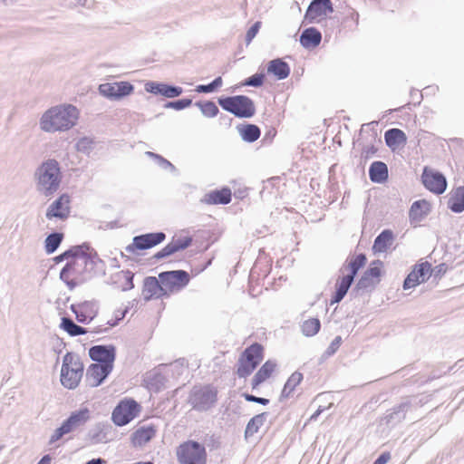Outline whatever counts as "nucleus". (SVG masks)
Instances as JSON below:
<instances>
[{"mask_svg":"<svg viewBox=\"0 0 464 464\" xmlns=\"http://www.w3.org/2000/svg\"><path fill=\"white\" fill-rule=\"evenodd\" d=\"M320 327L321 324L319 319L310 318L303 323L302 332L305 336H314L319 332Z\"/></svg>","mask_w":464,"mask_h":464,"instance_id":"nucleus-40","label":"nucleus"},{"mask_svg":"<svg viewBox=\"0 0 464 464\" xmlns=\"http://www.w3.org/2000/svg\"><path fill=\"white\" fill-rule=\"evenodd\" d=\"M63 237V236L61 233H53L49 235L45 239V251L48 254L53 253L61 244Z\"/></svg>","mask_w":464,"mask_h":464,"instance_id":"nucleus-41","label":"nucleus"},{"mask_svg":"<svg viewBox=\"0 0 464 464\" xmlns=\"http://www.w3.org/2000/svg\"><path fill=\"white\" fill-rule=\"evenodd\" d=\"M369 176L372 182L382 183L388 179V168L382 161H374L369 169Z\"/></svg>","mask_w":464,"mask_h":464,"instance_id":"nucleus-32","label":"nucleus"},{"mask_svg":"<svg viewBox=\"0 0 464 464\" xmlns=\"http://www.w3.org/2000/svg\"><path fill=\"white\" fill-rule=\"evenodd\" d=\"M140 405L130 398L121 400L114 408L111 420L117 426H124L134 420L140 412Z\"/></svg>","mask_w":464,"mask_h":464,"instance_id":"nucleus-8","label":"nucleus"},{"mask_svg":"<svg viewBox=\"0 0 464 464\" xmlns=\"http://www.w3.org/2000/svg\"><path fill=\"white\" fill-rule=\"evenodd\" d=\"M321 39V33L317 29L307 28L301 34L300 43L306 48L315 47L320 44Z\"/></svg>","mask_w":464,"mask_h":464,"instance_id":"nucleus-35","label":"nucleus"},{"mask_svg":"<svg viewBox=\"0 0 464 464\" xmlns=\"http://www.w3.org/2000/svg\"><path fill=\"white\" fill-rule=\"evenodd\" d=\"M79 119L78 109L71 104L57 105L47 110L40 120V127L47 132L72 129Z\"/></svg>","mask_w":464,"mask_h":464,"instance_id":"nucleus-1","label":"nucleus"},{"mask_svg":"<svg viewBox=\"0 0 464 464\" xmlns=\"http://www.w3.org/2000/svg\"><path fill=\"white\" fill-rule=\"evenodd\" d=\"M265 422V413L257 414L254 416L247 423L245 430V437H252L258 432L261 426Z\"/></svg>","mask_w":464,"mask_h":464,"instance_id":"nucleus-39","label":"nucleus"},{"mask_svg":"<svg viewBox=\"0 0 464 464\" xmlns=\"http://www.w3.org/2000/svg\"><path fill=\"white\" fill-rule=\"evenodd\" d=\"M333 12L331 0H313L306 10L305 19L310 23H319Z\"/></svg>","mask_w":464,"mask_h":464,"instance_id":"nucleus-16","label":"nucleus"},{"mask_svg":"<svg viewBox=\"0 0 464 464\" xmlns=\"http://www.w3.org/2000/svg\"><path fill=\"white\" fill-rule=\"evenodd\" d=\"M430 211V204L425 199L415 201L410 209V218L413 222L421 221Z\"/></svg>","mask_w":464,"mask_h":464,"instance_id":"nucleus-28","label":"nucleus"},{"mask_svg":"<svg viewBox=\"0 0 464 464\" xmlns=\"http://www.w3.org/2000/svg\"><path fill=\"white\" fill-rule=\"evenodd\" d=\"M117 282L120 283V287L123 291L130 290L134 287L133 273L130 270H121L115 275Z\"/></svg>","mask_w":464,"mask_h":464,"instance_id":"nucleus-38","label":"nucleus"},{"mask_svg":"<svg viewBox=\"0 0 464 464\" xmlns=\"http://www.w3.org/2000/svg\"><path fill=\"white\" fill-rule=\"evenodd\" d=\"M290 66L282 59L272 60L267 64V73L275 76L277 80H283L289 76Z\"/></svg>","mask_w":464,"mask_h":464,"instance_id":"nucleus-27","label":"nucleus"},{"mask_svg":"<svg viewBox=\"0 0 464 464\" xmlns=\"http://www.w3.org/2000/svg\"><path fill=\"white\" fill-rule=\"evenodd\" d=\"M448 206L455 213L464 210V187H458L451 191Z\"/></svg>","mask_w":464,"mask_h":464,"instance_id":"nucleus-31","label":"nucleus"},{"mask_svg":"<svg viewBox=\"0 0 464 464\" xmlns=\"http://www.w3.org/2000/svg\"><path fill=\"white\" fill-rule=\"evenodd\" d=\"M176 457L179 464H206L208 460L205 446L192 440L183 441L177 447Z\"/></svg>","mask_w":464,"mask_h":464,"instance_id":"nucleus-5","label":"nucleus"},{"mask_svg":"<svg viewBox=\"0 0 464 464\" xmlns=\"http://www.w3.org/2000/svg\"><path fill=\"white\" fill-rule=\"evenodd\" d=\"M265 348L262 344L255 343L246 348L238 359L236 371L239 378L248 377L263 361Z\"/></svg>","mask_w":464,"mask_h":464,"instance_id":"nucleus-4","label":"nucleus"},{"mask_svg":"<svg viewBox=\"0 0 464 464\" xmlns=\"http://www.w3.org/2000/svg\"><path fill=\"white\" fill-rule=\"evenodd\" d=\"M232 199V192L229 188L211 190L204 195L201 202L206 205H227Z\"/></svg>","mask_w":464,"mask_h":464,"instance_id":"nucleus-24","label":"nucleus"},{"mask_svg":"<svg viewBox=\"0 0 464 464\" xmlns=\"http://www.w3.org/2000/svg\"><path fill=\"white\" fill-rule=\"evenodd\" d=\"M84 366L78 354L68 352L63 358L61 383L67 389H75L83 375Z\"/></svg>","mask_w":464,"mask_h":464,"instance_id":"nucleus-3","label":"nucleus"},{"mask_svg":"<svg viewBox=\"0 0 464 464\" xmlns=\"http://www.w3.org/2000/svg\"><path fill=\"white\" fill-rule=\"evenodd\" d=\"M223 83L222 78L218 77L212 82L207 85H198L197 86L196 91L198 92H211L217 88L220 87Z\"/></svg>","mask_w":464,"mask_h":464,"instance_id":"nucleus-46","label":"nucleus"},{"mask_svg":"<svg viewBox=\"0 0 464 464\" xmlns=\"http://www.w3.org/2000/svg\"><path fill=\"white\" fill-rule=\"evenodd\" d=\"M52 458L49 455L44 456L37 464H51Z\"/></svg>","mask_w":464,"mask_h":464,"instance_id":"nucleus-56","label":"nucleus"},{"mask_svg":"<svg viewBox=\"0 0 464 464\" xmlns=\"http://www.w3.org/2000/svg\"><path fill=\"white\" fill-rule=\"evenodd\" d=\"M127 313L128 307H120L114 310L112 316L107 320V324H109L110 327L117 325L119 322L125 317Z\"/></svg>","mask_w":464,"mask_h":464,"instance_id":"nucleus-44","label":"nucleus"},{"mask_svg":"<svg viewBox=\"0 0 464 464\" xmlns=\"http://www.w3.org/2000/svg\"><path fill=\"white\" fill-rule=\"evenodd\" d=\"M218 391L211 385L196 388L191 394L193 408L198 411H207L217 401Z\"/></svg>","mask_w":464,"mask_h":464,"instance_id":"nucleus-11","label":"nucleus"},{"mask_svg":"<svg viewBox=\"0 0 464 464\" xmlns=\"http://www.w3.org/2000/svg\"><path fill=\"white\" fill-rule=\"evenodd\" d=\"M354 278L347 274H342L336 281L335 287L336 291L332 297V303H339L346 295Z\"/></svg>","mask_w":464,"mask_h":464,"instance_id":"nucleus-29","label":"nucleus"},{"mask_svg":"<svg viewBox=\"0 0 464 464\" xmlns=\"http://www.w3.org/2000/svg\"><path fill=\"white\" fill-rule=\"evenodd\" d=\"M302 381L303 374L301 372H293L287 379L286 382L285 383L281 392V396L284 398L290 397L295 391L296 387L302 382Z\"/></svg>","mask_w":464,"mask_h":464,"instance_id":"nucleus-36","label":"nucleus"},{"mask_svg":"<svg viewBox=\"0 0 464 464\" xmlns=\"http://www.w3.org/2000/svg\"><path fill=\"white\" fill-rule=\"evenodd\" d=\"M133 90V85L129 82H106L99 86V92L102 95L113 100L130 95Z\"/></svg>","mask_w":464,"mask_h":464,"instance_id":"nucleus-15","label":"nucleus"},{"mask_svg":"<svg viewBox=\"0 0 464 464\" xmlns=\"http://www.w3.org/2000/svg\"><path fill=\"white\" fill-rule=\"evenodd\" d=\"M181 92H182V88H180V87H173V86H169L168 84L162 83L160 95H163L168 98H174V97L180 95Z\"/></svg>","mask_w":464,"mask_h":464,"instance_id":"nucleus-45","label":"nucleus"},{"mask_svg":"<svg viewBox=\"0 0 464 464\" xmlns=\"http://www.w3.org/2000/svg\"><path fill=\"white\" fill-rule=\"evenodd\" d=\"M165 237L166 236L162 232L137 236L133 238V242L130 248L133 250L148 249L160 244Z\"/></svg>","mask_w":464,"mask_h":464,"instance_id":"nucleus-20","label":"nucleus"},{"mask_svg":"<svg viewBox=\"0 0 464 464\" xmlns=\"http://www.w3.org/2000/svg\"><path fill=\"white\" fill-rule=\"evenodd\" d=\"M141 295L145 301L167 297L160 276H148L143 281Z\"/></svg>","mask_w":464,"mask_h":464,"instance_id":"nucleus-17","label":"nucleus"},{"mask_svg":"<svg viewBox=\"0 0 464 464\" xmlns=\"http://www.w3.org/2000/svg\"><path fill=\"white\" fill-rule=\"evenodd\" d=\"M264 74L256 73L246 80L245 85L259 87L264 82Z\"/></svg>","mask_w":464,"mask_h":464,"instance_id":"nucleus-48","label":"nucleus"},{"mask_svg":"<svg viewBox=\"0 0 464 464\" xmlns=\"http://www.w3.org/2000/svg\"><path fill=\"white\" fill-rule=\"evenodd\" d=\"M340 339H341L340 337H337L336 342L339 343Z\"/></svg>","mask_w":464,"mask_h":464,"instance_id":"nucleus-59","label":"nucleus"},{"mask_svg":"<svg viewBox=\"0 0 464 464\" xmlns=\"http://www.w3.org/2000/svg\"><path fill=\"white\" fill-rule=\"evenodd\" d=\"M34 177L37 190L45 197L53 195L59 189L63 178L59 163L55 160L43 162L36 169Z\"/></svg>","mask_w":464,"mask_h":464,"instance_id":"nucleus-2","label":"nucleus"},{"mask_svg":"<svg viewBox=\"0 0 464 464\" xmlns=\"http://www.w3.org/2000/svg\"><path fill=\"white\" fill-rule=\"evenodd\" d=\"M260 27V23L256 22L247 31L246 33V39L248 42H250L257 34Z\"/></svg>","mask_w":464,"mask_h":464,"instance_id":"nucleus-51","label":"nucleus"},{"mask_svg":"<svg viewBox=\"0 0 464 464\" xmlns=\"http://www.w3.org/2000/svg\"><path fill=\"white\" fill-rule=\"evenodd\" d=\"M159 276L167 297L183 289L190 281L188 273L184 270L161 272Z\"/></svg>","mask_w":464,"mask_h":464,"instance_id":"nucleus-9","label":"nucleus"},{"mask_svg":"<svg viewBox=\"0 0 464 464\" xmlns=\"http://www.w3.org/2000/svg\"><path fill=\"white\" fill-rule=\"evenodd\" d=\"M433 273L431 264L428 261L416 264L403 283L404 289L414 288L426 282Z\"/></svg>","mask_w":464,"mask_h":464,"instance_id":"nucleus-13","label":"nucleus"},{"mask_svg":"<svg viewBox=\"0 0 464 464\" xmlns=\"http://www.w3.org/2000/svg\"><path fill=\"white\" fill-rule=\"evenodd\" d=\"M197 105L206 117L212 118L217 116V114L218 113V108L213 102L208 101L198 102Z\"/></svg>","mask_w":464,"mask_h":464,"instance_id":"nucleus-43","label":"nucleus"},{"mask_svg":"<svg viewBox=\"0 0 464 464\" xmlns=\"http://www.w3.org/2000/svg\"><path fill=\"white\" fill-rule=\"evenodd\" d=\"M60 328L66 332L70 336H77L87 334V330L80 325H77L72 319L63 317L60 324Z\"/></svg>","mask_w":464,"mask_h":464,"instance_id":"nucleus-37","label":"nucleus"},{"mask_svg":"<svg viewBox=\"0 0 464 464\" xmlns=\"http://www.w3.org/2000/svg\"><path fill=\"white\" fill-rule=\"evenodd\" d=\"M243 397L247 401L257 402V403H260L262 405H266V404L269 403V400L268 399L261 398V397H256V396L248 394V393H244Z\"/></svg>","mask_w":464,"mask_h":464,"instance_id":"nucleus-50","label":"nucleus"},{"mask_svg":"<svg viewBox=\"0 0 464 464\" xmlns=\"http://www.w3.org/2000/svg\"><path fill=\"white\" fill-rule=\"evenodd\" d=\"M112 371V368L101 363H92L89 366L86 372V380L92 387L100 385L103 380Z\"/></svg>","mask_w":464,"mask_h":464,"instance_id":"nucleus-23","label":"nucleus"},{"mask_svg":"<svg viewBox=\"0 0 464 464\" xmlns=\"http://www.w3.org/2000/svg\"><path fill=\"white\" fill-rule=\"evenodd\" d=\"M383 262L381 260H374L370 264L368 269L363 273L359 280L358 285L361 288H368L374 286L381 281V276L383 271Z\"/></svg>","mask_w":464,"mask_h":464,"instance_id":"nucleus-18","label":"nucleus"},{"mask_svg":"<svg viewBox=\"0 0 464 464\" xmlns=\"http://www.w3.org/2000/svg\"><path fill=\"white\" fill-rule=\"evenodd\" d=\"M393 241V233L389 230H383L374 240L372 250L374 253L385 252Z\"/></svg>","mask_w":464,"mask_h":464,"instance_id":"nucleus-33","label":"nucleus"},{"mask_svg":"<svg viewBox=\"0 0 464 464\" xmlns=\"http://www.w3.org/2000/svg\"><path fill=\"white\" fill-rule=\"evenodd\" d=\"M89 419L90 411L87 408L72 412L70 417L53 431L50 438V443H54L61 440L64 435L76 430L78 428L84 425Z\"/></svg>","mask_w":464,"mask_h":464,"instance_id":"nucleus-7","label":"nucleus"},{"mask_svg":"<svg viewBox=\"0 0 464 464\" xmlns=\"http://www.w3.org/2000/svg\"><path fill=\"white\" fill-rule=\"evenodd\" d=\"M367 258L364 254H359L353 257H352L346 265H344L342 269V274H347L353 278L356 276L357 272L360 268L363 267L366 264Z\"/></svg>","mask_w":464,"mask_h":464,"instance_id":"nucleus-30","label":"nucleus"},{"mask_svg":"<svg viewBox=\"0 0 464 464\" xmlns=\"http://www.w3.org/2000/svg\"><path fill=\"white\" fill-rule=\"evenodd\" d=\"M421 181L428 190L436 195L442 194L447 188L446 178L439 171L429 167H424Z\"/></svg>","mask_w":464,"mask_h":464,"instance_id":"nucleus-14","label":"nucleus"},{"mask_svg":"<svg viewBox=\"0 0 464 464\" xmlns=\"http://www.w3.org/2000/svg\"><path fill=\"white\" fill-rule=\"evenodd\" d=\"M386 144L395 150L406 142V135L400 129H391L384 134Z\"/></svg>","mask_w":464,"mask_h":464,"instance_id":"nucleus-34","label":"nucleus"},{"mask_svg":"<svg viewBox=\"0 0 464 464\" xmlns=\"http://www.w3.org/2000/svg\"><path fill=\"white\" fill-rule=\"evenodd\" d=\"M376 150H374L372 147L371 149L365 150L362 151V156L365 159H368L371 155L374 154Z\"/></svg>","mask_w":464,"mask_h":464,"instance_id":"nucleus-55","label":"nucleus"},{"mask_svg":"<svg viewBox=\"0 0 464 464\" xmlns=\"http://www.w3.org/2000/svg\"><path fill=\"white\" fill-rule=\"evenodd\" d=\"M85 464H107V461L103 459L98 458V459H92L86 462Z\"/></svg>","mask_w":464,"mask_h":464,"instance_id":"nucleus-54","label":"nucleus"},{"mask_svg":"<svg viewBox=\"0 0 464 464\" xmlns=\"http://www.w3.org/2000/svg\"><path fill=\"white\" fill-rule=\"evenodd\" d=\"M162 83L150 82L145 84V90L148 92L153 94H160L161 93Z\"/></svg>","mask_w":464,"mask_h":464,"instance_id":"nucleus-49","label":"nucleus"},{"mask_svg":"<svg viewBox=\"0 0 464 464\" xmlns=\"http://www.w3.org/2000/svg\"><path fill=\"white\" fill-rule=\"evenodd\" d=\"M277 370V362L269 359L266 361L251 379V387L257 389L262 383L270 379Z\"/></svg>","mask_w":464,"mask_h":464,"instance_id":"nucleus-22","label":"nucleus"},{"mask_svg":"<svg viewBox=\"0 0 464 464\" xmlns=\"http://www.w3.org/2000/svg\"><path fill=\"white\" fill-rule=\"evenodd\" d=\"M218 104L225 111L239 118L252 117L256 111L252 100L244 95L219 98Z\"/></svg>","mask_w":464,"mask_h":464,"instance_id":"nucleus-6","label":"nucleus"},{"mask_svg":"<svg viewBox=\"0 0 464 464\" xmlns=\"http://www.w3.org/2000/svg\"><path fill=\"white\" fill-rule=\"evenodd\" d=\"M390 459H391V453L390 452H383L373 462V464H387Z\"/></svg>","mask_w":464,"mask_h":464,"instance_id":"nucleus-52","label":"nucleus"},{"mask_svg":"<svg viewBox=\"0 0 464 464\" xmlns=\"http://www.w3.org/2000/svg\"><path fill=\"white\" fill-rule=\"evenodd\" d=\"M72 311L74 313L79 323L91 322L98 313L97 304L93 301H84L76 304H72Z\"/></svg>","mask_w":464,"mask_h":464,"instance_id":"nucleus-19","label":"nucleus"},{"mask_svg":"<svg viewBox=\"0 0 464 464\" xmlns=\"http://www.w3.org/2000/svg\"><path fill=\"white\" fill-rule=\"evenodd\" d=\"M157 430L154 425L140 426L130 436L134 447H142L156 436Z\"/></svg>","mask_w":464,"mask_h":464,"instance_id":"nucleus-25","label":"nucleus"},{"mask_svg":"<svg viewBox=\"0 0 464 464\" xmlns=\"http://www.w3.org/2000/svg\"><path fill=\"white\" fill-rule=\"evenodd\" d=\"M260 133L259 128L253 124L246 125L241 132L243 140L248 142H253L258 140Z\"/></svg>","mask_w":464,"mask_h":464,"instance_id":"nucleus-42","label":"nucleus"},{"mask_svg":"<svg viewBox=\"0 0 464 464\" xmlns=\"http://www.w3.org/2000/svg\"><path fill=\"white\" fill-rule=\"evenodd\" d=\"M191 102H192L190 99H182L176 102H170L166 105V107L179 111L188 107L191 104Z\"/></svg>","mask_w":464,"mask_h":464,"instance_id":"nucleus-47","label":"nucleus"},{"mask_svg":"<svg viewBox=\"0 0 464 464\" xmlns=\"http://www.w3.org/2000/svg\"><path fill=\"white\" fill-rule=\"evenodd\" d=\"M322 410H317L312 416H311V420H315L319 414L321 413Z\"/></svg>","mask_w":464,"mask_h":464,"instance_id":"nucleus-57","label":"nucleus"},{"mask_svg":"<svg viewBox=\"0 0 464 464\" xmlns=\"http://www.w3.org/2000/svg\"><path fill=\"white\" fill-rule=\"evenodd\" d=\"M432 270L435 273L436 276H440L447 272L448 266L446 264L442 263V264H440L439 266H435V268H432Z\"/></svg>","mask_w":464,"mask_h":464,"instance_id":"nucleus-53","label":"nucleus"},{"mask_svg":"<svg viewBox=\"0 0 464 464\" xmlns=\"http://www.w3.org/2000/svg\"><path fill=\"white\" fill-rule=\"evenodd\" d=\"M89 355L92 360L105 366L113 368L115 360V349L113 347H106L102 345H96L89 350Z\"/></svg>","mask_w":464,"mask_h":464,"instance_id":"nucleus-21","label":"nucleus"},{"mask_svg":"<svg viewBox=\"0 0 464 464\" xmlns=\"http://www.w3.org/2000/svg\"><path fill=\"white\" fill-rule=\"evenodd\" d=\"M191 242L192 239L189 237H174L167 246L157 253L156 256L160 258L170 256L178 251L187 248L190 246Z\"/></svg>","mask_w":464,"mask_h":464,"instance_id":"nucleus-26","label":"nucleus"},{"mask_svg":"<svg viewBox=\"0 0 464 464\" xmlns=\"http://www.w3.org/2000/svg\"><path fill=\"white\" fill-rule=\"evenodd\" d=\"M71 196L67 193L61 194L53 200L46 209V218L49 220H66L71 214Z\"/></svg>","mask_w":464,"mask_h":464,"instance_id":"nucleus-12","label":"nucleus"},{"mask_svg":"<svg viewBox=\"0 0 464 464\" xmlns=\"http://www.w3.org/2000/svg\"><path fill=\"white\" fill-rule=\"evenodd\" d=\"M93 260L87 256H77L61 271V279L68 285L73 287L76 285V276L80 274L79 268L84 266L86 271L92 269Z\"/></svg>","mask_w":464,"mask_h":464,"instance_id":"nucleus-10","label":"nucleus"},{"mask_svg":"<svg viewBox=\"0 0 464 464\" xmlns=\"http://www.w3.org/2000/svg\"><path fill=\"white\" fill-rule=\"evenodd\" d=\"M133 464H153V463L151 461H146V462L139 461V462H136V463H133Z\"/></svg>","mask_w":464,"mask_h":464,"instance_id":"nucleus-58","label":"nucleus"}]
</instances>
